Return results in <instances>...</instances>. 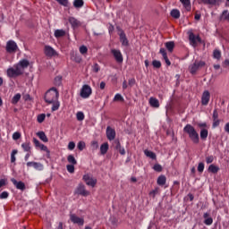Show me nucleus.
I'll list each match as a JSON object with an SVG mask.
<instances>
[{"label": "nucleus", "instance_id": "obj_62", "mask_svg": "<svg viewBox=\"0 0 229 229\" xmlns=\"http://www.w3.org/2000/svg\"><path fill=\"white\" fill-rule=\"evenodd\" d=\"M76 148L75 144H69L68 145V149H70V151H72V149H74Z\"/></svg>", "mask_w": 229, "mask_h": 229}, {"label": "nucleus", "instance_id": "obj_1", "mask_svg": "<svg viewBox=\"0 0 229 229\" xmlns=\"http://www.w3.org/2000/svg\"><path fill=\"white\" fill-rule=\"evenodd\" d=\"M30 67V61L28 59H21L13 67L7 69L8 78H19L24 74V69Z\"/></svg>", "mask_w": 229, "mask_h": 229}, {"label": "nucleus", "instance_id": "obj_31", "mask_svg": "<svg viewBox=\"0 0 229 229\" xmlns=\"http://www.w3.org/2000/svg\"><path fill=\"white\" fill-rule=\"evenodd\" d=\"M213 58H215V60H221V50L215 49L213 51Z\"/></svg>", "mask_w": 229, "mask_h": 229}, {"label": "nucleus", "instance_id": "obj_26", "mask_svg": "<svg viewBox=\"0 0 229 229\" xmlns=\"http://www.w3.org/2000/svg\"><path fill=\"white\" fill-rule=\"evenodd\" d=\"M55 38H61V37H65V30H56L54 33Z\"/></svg>", "mask_w": 229, "mask_h": 229}, {"label": "nucleus", "instance_id": "obj_8", "mask_svg": "<svg viewBox=\"0 0 229 229\" xmlns=\"http://www.w3.org/2000/svg\"><path fill=\"white\" fill-rule=\"evenodd\" d=\"M189 41L192 47H198V44H201V38L196 36L193 32H188Z\"/></svg>", "mask_w": 229, "mask_h": 229}, {"label": "nucleus", "instance_id": "obj_25", "mask_svg": "<svg viewBox=\"0 0 229 229\" xmlns=\"http://www.w3.org/2000/svg\"><path fill=\"white\" fill-rule=\"evenodd\" d=\"M208 171L209 173H213V174H216L219 173V167L216 166V165H210L208 168Z\"/></svg>", "mask_w": 229, "mask_h": 229}, {"label": "nucleus", "instance_id": "obj_49", "mask_svg": "<svg viewBox=\"0 0 229 229\" xmlns=\"http://www.w3.org/2000/svg\"><path fill=\"white\" fill-rule=\"evenodd\" d=\"M66 169L68 173H71V174H72L74 173V165H67Z\"/></svg>", "mask_w": 229, "mask_h": 229}, {"label": "nucleus", "instance_id": "obj_14", "mask_svg": "<svg viewBox=\"0 0 229 229\" xmlns=\"http://www.w3.org/2000/svg\"><path fill=\"white\" fill-rule=\"evenodd\" d=\"M11 182L19 191H26V184L23 182H17L15 178H12Z\"/></svg>", "mask_w": 229, "mask_h": 229}, {"label": "nucleus", "instance_id": "obj_48", "mask_svg": "<svg viewBox=\"0 0 229 229\" xmlns=\"http://www.w3.org/2000/svg\"><path fill=\"white\" fill-rule=\"evenodd\" d=\"M44 121H46V114H41L38 115V123H44Z\"/></svg>", "mask_w": 229, "mask_h": 229}, {"label": "nucleus", "instance_id": "obj_32", "mask_svg": "<svg viewBox=\"0 0 229 229\" xmlns=\"http://www.w3.org/2000/svg\"><path fill=\"white\" fill-rule=\"evenodd\" d=\"M67 160L72 165H76V164H78V161H76V158L72 155H69Z\"/></svg>", "mask_w": 229, "mask_h": 229}, {"label": "nucleus", "instance_id": "obj_22", "mask_svg": "<svg viewBox=\"0 0 229 229\" xmlns=\"http://www.w3.org/2000/svg\"><path fill=\"white\" fill-rule=\"evenodd\" d=\"M165 46L167 51H169V53H173V51L174 49V41H167L166 43H165Z\"/></svg>", "mask_w": 229, "mask_h": 229}, {"label": "nucleus", "instance_id": "obj_3", "mask_svg": "<svg viewBox=\"0 0 229 229\" xmlns=\"http://www.w3.org/2000/svg\"><path fill=\"white\" fill-rule=\"evenodd\" d=\"M58 89L56 88H52L48 89L45 94V101L51 105V103H55V101H58Z\"/></svg>", "mask_w": 229, "mask_h": 229}, {"label": "nucleus", "instance_id": "obj_61", "mask_svg": "<svg viewBox=\"0 0 229 229\" xmlns=\"http://www.w3.org/2000/svg\"><path fill=\"white\" fill-rule=\"evenodd\" d=\"M106 87V83L105 81L100 82V89L105 90V88Z\"/></svg>", "mask_w": 229, "mask_h": 229}, {"label": "nucleus", "instance_id": "obj_60", "mask_svg": "<svg viewBox=\"0 0 229 229\" xmlns=\"http://www.w3.org/2000/svg\"><path fill=\"white\" fill-rule=\"evenodd\" d=\"M6 185V179H1L0 180V189L1 187H4Z\"/></svg>", "mask_w": 229, "mask_h": 229}, {"label": "nucleus", "instance_id": "obj_50", "mask_svg": "<svg viewBox=\"0 0 229 229\" xmlns=\"http://www.w3.org/2000/svg\"><path fill=\"white\" fill-rule=\"evenodd\" d=\"M197 169L199 173H203V171H205V164L204 163H199V165H198Z\"/></svg>", "mask_w": 229, "mask_h": 229}, {"label": "nucleus", "instance_id": "obj_18", "mask_svg": "<svg viewBox=\"0 0 229 229\" xmlns=\"http://www.w3.org/2000/svg\"><path fill=\"white\" fill-rule=\"evenodd\" d=\"M27 167H34L36 171H44V165L37 162H28Z\"/></svg>", "mask_w": 229, "mask_h": 229}, {"label": "nucleus", "instance_id": "obj_59", "mask_svg": "<svg viewBox=\"0 0 229 229\" xmlns=\"http://www.w3.org/2000/svg\"><path fill=\"white\" fill-rule=\"evenodd\" d=\"M207 126H208L207 123H198V127L199 128H202V130L207 128Z\"/></svg>", "mask_w": 229, "mask_h": 229}, {"label": "nucleus", "instance_id": "obj_41", "mask_svg": "<svg viewBox=\"0 0 229 229\" xmlns=\"http://www.w3.org/2000/svg\"><path fill=\"white\" fill-rule=\"evenodd\" d=\"M200 3H202L203 4H216V3H217V0H199Z\"/></svg>", "mask_w": 229, "mask_h": 229}, {"label": "nucleus", "instance_id": "obj_11", "mask_svg": "<svg viewBox=\"0 0 229 229\" xmlns=\"http://www.w3.org/2000/svg\"><path fill=\"white\" fill-rule=\"evenodd\" d=\"M83 180L89 187H96V183H98V179L89 174L83 175Z\"/></svg>", "mask_w": 229, "mask_h": 229}, {"label": "nucleus", "instance_id": "obj_24", "mask_svg": "<svg viewBox=\"0 0 229 229\" xmlns=\"http://www.w3.org/2000/svg\"><path fill=\"white\" fill-rule=\"evenodd\" d=\"M220 21H227V22H229V12H228V10L223 11L222 14L220 15Z\"/></svg>", "mask_w": 229, "mask_h": 229}, {"label": "nucleus", "instance_id": "obj_17", "mask_svg": "<svg viewBox=\"0 0 229 229\" xmlns=\"http://www.w3.org/2000/svg\"><path fill=\"white\" fill-rule=\"evenodd\" d=\"M106 133L108 140H114V139H115V129L107 126Z\"/></svg>", "mask_w": 229, "mask_h": 229}, {"label": "nucleus", "instance_id": "obj_44", "mask_svg": "<svg viewBox=\"0 0 229 229\" xmlns=\"http://www.w3.org/2000/svg\"><path fill=\"white\" fill-rule=\"evenodd\" d=\"M213 120H219V112H217V108H215L212 114Z\"/></svg>", "mask_w": 229, "mask_h": 229}, {"label": "nucleus", "instance_id": "obj_45", "mask_svg": "<svg viewBox=\"0 0 229 229\" xmlns=\"http://www.w3.org/2000/svg\"><path fill=\"white\" fill-rule=\"evenodd\" d=\"M88 51H89V48H87L86 46L80 47L81 55H87Z\"/></svg>", "mask_w": 229, "mask_h": 229}, {"label": "nucleus", "instance_id": "obj_58", "mask_svg": "<svg viewBox=\"0 0 229 229\" xmlns=\"http://www.w3.org/2000/svg\"><path fill=\"white\" fill-rule=\"evenodd\" d=\"M129 86L133 87V85H135V79H129L128 81Z\"/></svg>", "mask_w": 229, "mask_h": 229}, {"label": "nucleus", "instance_id": "obj_56", "mask_svg": "<svg viewBox=\"0 0 229 229\" xmlns=\"http://www.w3.org/2000/svg\"><path fill=\"white\" fill-rule=\"evenodd\" d=\"M93 72H99V64H95L93 66Z\"/></svg>", "mask_w": 229, "mask_h": 229}, {"label": "nucleus", "instance_id": "obj_35", "mask_svg": "<svg viewBox=\"0 0 229 229\" xmlns=\"http://www.w3.org/2000/svg\"><path fill=\"white\" fill-rule=\"evenodd\" d=\"M171 16L174 19H180V11L178 9H174L171 11Z\"/></svg>", "mask_w": 229, "mask_h": 229}, {"label": "nucleus", "instance_id": "obj_9", "mask_svg": "<svg viewBox=\"0 0 229 229\" xmlns=\"http://www.w3.org/2000/svg\"><path fill=\"white\" fill-rule=\"evenodd\" d=\"M75 194H78L79 196H83L84 198H87V196H90V191H87L85 189L84 184H79L75 190Z\"/></svg>", "mask_w": 229, "mask_h": 229}, {"label": "nucleus", "instance_id": "obj_16", "mask_svg": "<svg viewBox=\"0 0 229 229\" xmlns=\"http://www.w3.org/2000/svg\"><path fill=\"white\" fill-rule=\"evenodd\" d=\"M68 21L70 22L72 28L73 30H76L78 28H80V26H81V21H80L78 19H76L75 17H70L68 19Z\"/></svg>", "mask_w": 229, "mask_h": 229}, {"label": "nucleus", "instance_id": "obj_6", "mask_svg": "<svg viewBox=\"0 0 229 229\" xmlns=\"http://www.w3.org/2000/svg\"><path fill=\"white\" fill-rule=\"evenodd\" d=\"M118 35L120 38V42L123 47H128L130 46V41L128 40V38L126 37V33L124 30L119 27H117Z\"/></svg>", "mask_w": 229, "mask_h": 229}, {"label": "nucleus", "instance_id": "obj_34", "mask_svg": "<svg viewBox=\"0 0 229 229\" xmlns=\"http://www.w3.org/2000/svg\"><path fill=\"white\" fill-rule=\"evenodd\" d=\"M51 105H52V112H56V110L60 108V102L58 100L52 102Z\"/></svg>", "mask_w": 229, "mask_h": 229}, {"label": "nucleus", "instance_id": "obj_57", "mask_svg": "<svg viewBox=\"0 0 229 229\" xmlns=\"http://www.w3.org/2000/svg\"><path fill=\"white\" fill-rule=\"evenodd\" d=\"M117 148H119V153L121 155H125L126 151L124 150V148H121V145H118Z\"/></svg>", "mask_w": 229, "mask_h": 229}, {"label": "nucleus", "instance_id": "obj_12", "mask_svg": "<svg viewBox=\"0 0 229 229\" xmlns=\"http://www.w3.org/2000/svg\"><path fill=\"white\" fill-rule=\"evenodd\" d=\"M70 219L72 223H73L74 225H78L79 226H83V225H85V220L81 217H79L75 214L70 215Z\"/></svg>", "mask_w": 229, "mask_h": 229}, {"label": "nucleus", "instance_id": "obj_54", "mask_svg": "<svg viewBox=\"0 0 229 229\" xmlns=\"http://www.w3.org/2000/svg\"><path fill=\"white\" fill-rule=\"evenodd\" d=\"M207 164H212L214 162V156H208L206 157Z\"/></svg>", "mask_w": 229, "mask_h": 229}, {"label": "nucleus", "instance_id": "obj_13", "mask_svg": "<svg viewBox=\"0 0 229 229\" xmlns=\"http://www.w3.org/2000/svg\"><path fill=\"white\" fill-rule=\"evenodd\" d=\"M209 102H210V92L208 90H205L202 93L201 105H203V106H207V105H208Z\"/></svg>", "mask_w": 229, "mask_h": 229}, {"label": "nucleus", "instance_id": "obj_52", "mask_svg": "<svg viewBox=\"0 0 229 229\" xmlns=\"http://www.w3.org/2000/svg\"><path fill=\"white\" fill-rule=\"evenodd\" d=\"M10 194L8 193V191H3L1 194H0V199H6V198H8Z\"/></svg>", "mask_w": 229, "mask_h": 229}, {"label": "nucleus", "instance_id": "obj_15", "mask_svg": "<svg viewBox=\"0 0 229 229\" xmlns=\"http://www.w3.org/2000/svg\"><path fill=\"white\" fill-rule=\"evenodd\" d=\"M45 55L46 56L51 57V56H56V55H58L56 53V50H55V48H53L51 46H45Z\"/></svg>", "mask_w": 229, "mask_h": 229}, {"label": "nucleus", "instance_id": "obj_55", "mask_svg": "<svg viewBox=\"0 0 229 229\" xmlns=\"http://www.w3.org/2000/svg\"><path fill=\"white\" fill-rule=\"evenodd\" d=\"M21 147L24 149V151L30 152L31 149V147H30V144H22Z\"/></svg>", "mask_w": 229, "mask_h": 229}, {"label": "nucleus", "instance_id": "obj_36", "mask_svg": "<svg viewBox=\"0 0 229 229\" xmlns=\"http://www.w3.org/2000/svg\"><path fill=\"white\" fill-rule=\"evenodd\" d=\"M21 96L20 93L14 95L13 99H12V104L13 105H17V103H19V101H21Z\"/></svg>", "mask_w": 229, "mask_h": 229}, {"label": "nucleus", "instance_id": "obj_5", "mask_svg": "<svg viewBox=\"0 0 229 229\" xmlns=\"http://www.w3.org/2000/svg\"><path fill=\"white\" fill-rule=\"evenodd\" d=\"M80 96L82 99H89L92 96V88L88 84H84L81 89Z\"/></svg>", "mask_w": 229, "mask_h": 229}, {"label": "nucleus", "instance_id": "obj_37", "mask_svg": "<svg viewBox=\"0 0 229 229\" xmlns=\"http://www.w3.org/2000/svg\"><path fill=\"white\" fill-rule=\"evenodd\" d=\"M36 148L37 149H41V151H46L47 152V154L49 155V149L47 148V147L44 144H36Z\"/></svg>", "mask_w": 229, "mask_h": 229}, {"label": "nucleus", "instance_id": "obj_2", "mask_svg": "<svg viewBox=\"0 0 229 229\" xmlns=\"http://www.w3.org/2000/svg\"><path fill=\"white\" fill-rule=\"evenodd\" d=\"M184 133H187L189 135L191 140L194 142V144H198L199 142V134L194 128V126L191 124H186L185 127L183 128Z\"/></svg>", "mask_w": 229, "mask_h": 229}, {"label": "nucleus", "instance_id": "obj_43", "mask_svg": "<svg viewBox=\"0 0 229 229\" xmlns=\"http://www.w3.org/2000/svg\"><path fill=\"white\" fill-rule=\"evenodd\" d=\"M55 85H56L57 87H60V85H62V76H56L55 78Z\"/></svg>", "mask_w": 229, "mask_h": 229}, {"label": "nucleus", "instance_id": "obj_63", "mask_svg": "<svg viewBox=\"0 0 229 229\" xmlns=\"http://www.w3.org/2000/svg\"><path fill=\"white\" fill-rule=\"evenodd\" d=\"M78 149H80V151H83V149H85V144H79Z\"/></svg>", "mask_w": 229, "mask_h": 229}, {"label": "nucleus", "instance_id": "obj_23", "mask_svg": "<svg viewBox=\"0 0 229 229\" xmlns=\"http://www.w3.org/2000/svg\"><path fill=\"white\" fill-rule=\"evenodd\" d=\"M208 137V129H201L200 130V139L201 140H207Z\"/></svg>", "mask_w": 229, "mask_h": 229}, {"label": "nucleus", "instance_id": "obj_10", "mask_svg": "<svg viewBox=\"0 0 229 229\" xmlns=\"http://www.w3.org/2000/svg\"><path fill=\"white\" fill-rule=\"evenodd\" d=\"M111 54L113 55L117 64H123V62L124 61V58L123 57V53H121V50L111 49Z\"/></svg>", "mask_w": 229, "mask_h": 229}, {"label": "nucleus", "instance_id": "obj_64", "mask_svg": "<svg viewBox=\"0 0 229 229\" xmlns=\"http://www.w3.org/2000/svg\"><path fill=\"white\" fill-rule=\"evenodd\" d=\"M225 131L226 133H229V123H225Z\"/></svg>", "mask_w": 229, "mask_h": 229}, {"label": "nucleus", "instance_id": "obj_19", "mask_svg": "<svg viewBox=\"0 0 229 229\" xmlns=\"http://www.w3.org/2000/svg\"><path fill=\"white\" fill-rule=\"evenodd\" d=\"M203 218H204V225L207 226H210L212 223H214V219L210 216V213L206 212L203 214Z\"/></svg>", "mask_w": 229, "mask_h": 229}, {"label": "nucleus", "instance_id": "obj_28", "mask_svg": "<svg viewBox=\"0 0 229 229\" xmlns=\"http://www.w3.org/2000/svg\"><path fill=\"white\" fill-rule=\"evenodd\" d=\"M165 182H167V178H165V175H160L157 178V185L163 186L165 183Z\"/></svg>", "mask_w": 229, "mask_h": 229}, {"label": "nucleus", "instance_id": "obj_40", "mask_svg": "<svg viewBox=\"0 0 229 229\" xmlns=\"http://www.w3.org/2000/svg\"><path fill=\"white\" fill-rule=\"evenodd\" d=\"M152 65H153L154 69H160V67H162V63L158 60H153Z\"/></svg>", "mask_w": 229, "mask_h": 229}, {"label": "nucleus", "instance_id": "obj_7", "mask_svg": "<svg viewBox=\"0 0 229 229\" xmlns=\"http://www.w3.org/2000/svg\"><path fill=\"white\" fill-rule=\"evenodd\" d=\"M18 49H19V47L17 46V43L15 41L13 40L7 41L5 46L6 53H9V55H13V53H17Z\"/></svg>", "mask_w": 229, "mask_h": 229}, {"label": "nucleus", "instance_id": "obj_53", "mask_svg": "<svg viewBox=\"0 0 229 229\" xmlns=\"http://www.w3.org/2000/svg\"><path fill=\"white\" fill-rule=\"evenodd\" d=\"M13 140H19V139H21V132H14L13 134Z\"/></svg>", "mask_w": 229, "mask_h": 229}, {"label": "nucleus", "instance_id": "obj_42", "mask_svg": "<svg viewBox=\"0 0 229 229\" xmlns=\"http://www.w3.org/2000/svg\"><path fill=\"white\" fill-rule=\"evenodd\" d=\"M77 121H83L85 119V114L83 112L79 111L76 114Z\"/></svg>", "mask_w": 229, "mask_h": 229}, {"label": "nucleus", "instance_id": "obj_30", "mask_svg": "<svg viewBox=\"0 0 229 229\" xmlns=\"http://www.w3.org/2000/svg\"><path fill=\"white\" fill-rule=\"evenodd\" d=\"M144 153L146 157H148V158H151L152 160H155V158H157V154H155L153 151L145 150Z\"/></svg>", "mask_w": 229, "mask_h": 229}, {"label": "nucleus", "instance_id": "obj_51", "mask_svg": "<svg viewBox=\"0 0 229 229\" xmlns=\"http://www.w3.org/2000/svg\"><path fill=\"white\" fill-rule=\"evenodd\" d=\"M219 124H221V120H213V124H212V128H217V126H219Z\"/></svg>", "mask_w": 229, "mask_h": 229}, {"label": "nucleus", "instance_id": "obj_39", "mask_svg": "<svg viewBox=\"0 0 229 229\" xmlns=\"http://www.w3.org/2000/svg\"><path fill=\"white\" fill-rule=\"evenodd\" d=\"M113 101H114V102H117V101L124 102V98L120 93H117V94L114 95V98Z\"/></svg>", "mask_w": 229, "mask_h": 229}, {"label": "nucleus", "instance_id": "obj_38", "mask_svg": "<svg viewBox=\"0 0 229 229\" xmlns=\"http://www.w3.org/2000/svg\"><path fill=\"white\" fill-rule=\"evenodd\" d=\"M107 151H108V144H102L100 147L101 155H106Z\"/></svg>", "mask_w": 229, "mask_h": 229}, {"label": "nucleus", "instance_id": "obj_47", "mask_svg": "<svg viewBox=\"0 0 229 229\" xmlns=\"http://www.w3.org/2000/svg\"><path fill=\"white\" fill-rule=\"evenodd\" d=\"M61 6H69V0H55Z\"/></svg>", "mask_w": 229, "mask_h": 229}, {"label": "nucleus", "instance_id": "obj_29", "mask_svg": "<svg viewBox=\"0 0 229 229\" xmlns=\"http://www.w3.org/2000/svg\"><path fill=\"white\" fill-rule=\"evenodd\" d=\"M85 2L83 0H74L73 6L74 8H83Z\"/></svg>", "mask_w": 229, "mask_h": 229}, {"label": "nucleus", "instance_id": "obj_20", "mask_svg": "<svg viewBox=\"0 0 229 229\" xmlns=\"http://www.w3.org/2000/svg\"><path fill=\"white\" fill-rule=\"evenodd\" d=\"M159 53L162 55L163 59L165 60L166 65L169 67L171 65V61L169 60V57H167V51H165V48H160Z\"/></svg>", "mask_w": 229, "mask_h": 229}, {"label": "nucleus", "instance_id": "obj_33", "mask_svg": "<svg viewBox=\"0 0 229 229\" xmlns=\"http://www.w3.org/2000/svg\"><path fill=\"white\" fill-rule=\"evenodd\" d=\"M38 137L42 140L43 142H47V136H46V133L44 131L38 132Z\"/></svg>", "mask_w": 229, "mask_h": 229}, {"label": "nucleus", "instance_id": "obj_4", "mask_svg": "<svg viewBox=\"0 0 229 229\" xmlns=\"http://www.w3.org/2000/svg\"><path fill=\"white\" fill-rule=\"evenodd\" d=\"M206 63L204 61H198L195 60L192 64L189 66V72L191 74H196L199 69H202V67H205Z\"/></svg>", "mask_w": 229, "mask_h": 229}, {"label": "nucleus", "instance_id": "obj_27", "mask_svg": "<svg viewBox=\"0 0 229 229\" xmlns=\"http://www.w3.org/2000/svg\"><path fill=\"white\" fill-rule=\"evenodd\" d=\"M187 12H191V0H180Z\"/></svg>", "mask_w": 229, "mask_h": 229}, {"label": "nucleus", "instance_id": "obj_46", "mask_svg": "<svg viewBox=\"0 0 229 229\" xmlns=\"http://www.w3.org/2000/svg\"><path fill=\"white\" fill-rule=\"evenodd\" d=\"M154 171H156L157 173H162V166L160 165V164H156L153 166Z\"/></svg>", "mask_w": 229, "mask_h": 229}, {"label": "nucleus", "instance_id": "obj_21", "mask_svg": "<svg viewBox=\"0 0 229 229\" xmlns=\"http://www.w3.org/2000/svg\"><path fill=\"white\" fill-rule=\"evenodd\" d=\"M148 103L150 105V106H152V108H159L160 107V102L158 101V99L151 97L148 100Z\"/></svg>", "mask_w": 229, "mask_h": 229}]
</instances>
